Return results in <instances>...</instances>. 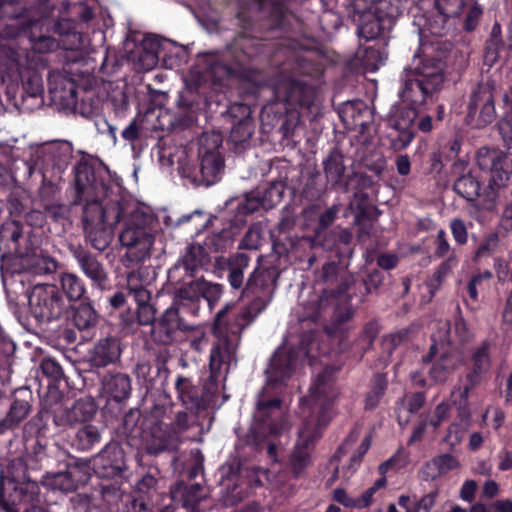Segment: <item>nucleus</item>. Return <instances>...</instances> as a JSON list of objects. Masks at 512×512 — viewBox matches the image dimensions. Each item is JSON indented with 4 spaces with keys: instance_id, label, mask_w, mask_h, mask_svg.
<instances>
[{
    "instance_id": "11",
    "label": "nucleus",
    "mask_w": 512,
    "mask_h": 512,
    "mask_svg": "<svg viewBox=\"0 0 512 512\" xmlns=\"http://www.w3.org/2000/svg\"><path fill=\"white\" fill-rule=\"evenodd\" d=\"M477 164L480 169L490 173V186L493 190H498L507 184L512 166L504 154L482 148L477 153Z\"/></svg>"
},
{
    "instance_id": "48",
    "label": "nucleus",
    "mask_w": 512,
    "mask_h": 512,
    "mask_svg": "<svg viewBox=\"0 0 512 512\" xmlns=\"http://www.w3.org/2000/svg\"><path fill=\"white\" fill-rule=\"evenodd\" d=\"M438 491L434 490L423 496L416 504L414 512H430L436 503Z\"/></svg>"
},
{
    "instance_id": "58",
    "label": "nucleus",
    "mask_w": 512,
    "mask_h": 512,
    "mask_svg": "<svg viewBox=\"0 0 512 512\" xmlns=\"http://www.w3.org/2000/svg\"><path fill=\"white\" fill-rule=\"evenodd\" d=\"M334 498L346 507L358 508L357 498L349 497L344 489H336L334 491Z\"/></svg>"
},
{
    "instance_id": "29",
    "label": "nucleus",
    "mask_w": 512,
    "mask_h": 512,
    "mask_svg": "<svg viewBox=\"0 0 512 512\" xmlns=\"http://www.w3.org/2000/svg\"><path fill=\"white\" fill-rule=\"evenodd\" d=\"M325 174L329 183L338 185L341 183L345 167L343 158L338 153H331L324 162Z\"/></svg>"
},
{
    "instance_id": "36",
    "label": "nucleus",
    "mask_w": 512,
    "mask_h": 512,
    "mask_svg": "<svg viewBox=\"0 0 512 512\" xmlns=\"http://www.w3.org/2000/svg\"><path fill=\"white\" fill-rule=\"evenodd\" d=\"M281 401L278 398L272 400H262L257 402V410L255 412V418L259 422H266L273 415L280 413Z\"/></svg>"
},
{
    "instance_id": "43",
    "label": "nucleus",
    "mask_w": 512,
    "mask_h": 512,
    "mask_svg": "<svg viewBox=\"0 0 512 512\" xmlns=\"http://www.w3.org/2000/svg\"><path fill=\"white\" fill-rule=\"evenodd\" d=\"M221 295L222 285L203 280L201 298H204L208 302L210 308H212L219 301Z\"/></svg>"
},
{
    "instance_id": "1",
    "label": "nucleus",
    "mask_w": 512,
    "mask_h": 512,
    "mask_svg": "<svg viewBox=\"0 0 512 512\" xmlns=\"http://www.w3.org/2000/svg\"><path fill=\"white\" fill-rule=\"evenodd\" d=\"M337 396L338 393L332 383V370L326 368L314 379L309 394L301 402L304 420L291 456L295 472L301 471L310 463V446L330 421L329 408Z\"/></svg>"
},
{
    "instance_id": "37",
    "label": "nucleus",
    "mask_w": 512,
    "mask_h": 512,
    "mask_svg": "<svg viewBox=\"0 0 512 512\" xmlns=\"http://www.w3.org/2000/svg\"><path fill=\"white\" fill-rule=\"evenodd\" d=\"M458 422L452 423L449 428L447 435L445 436V441L451 446L454 447L458 445L464 438L465 432L467 428L470 426V419L464 420L457 415Z\"/></svg>"
},
{
    "instance_id": "28",
    "label": "nucleus",
    "mask_w": 512,
    "mask_h": 512,
    "mask_svg": "<svg viewBox=\"0 0 512 512\" xmlns=\"http://www.w3.org/2000/svg\"><path fill=\"white\" fill-rule=\"evenodd\" d=\"M489 346L483 343L472 356V370L467 374L480 380L490 368V358L488 353Z\"/></svg>"
},
{
    "instance_id": "35",
    "label": "nucleus",
    "mask_w": 512,
    "mask_h": 512,
    "mask_svg": "<svg viewBox=\"0 0 512 512\" xmlns=\"http://www.w3.org/2000/svg\"><path fill=\"white\" fill-rule=\"evenodd\" d=\"M143 46L148 50L140 57V62L143 69L150 70L156 66L158 61L159 41L156 37H146L143 41Z\"/></svg>"
},
{
    "instance_id": "33",
    "label": "nucleus",
    "mask_w": 512,
    "mask_h": 512,
    "mask_svg": "<svg viewBox=\"0 0 512 512\" xmlns=\"http://www.w3.org/2000/svg\"><path fill=\"white\" fill-rule=\"evenodd\" d=\"M127 287L134 300L139 306L148 305L150 300L149 291L140 283L139 273L133 271L128 274Z\"/></svg>"
},
{
    "instance_id": "5",
    "label": "nucleus",
    "mask_w": 512,
    "mask_h": 512,
    "mask_svg": "<svg viewBox=\"0 0 512 512\" xmlns=\"http://www.w3.org/2000/svg\"><path fill=\"white\" fill-rule=\"evenodd\" d=\"M220 144L221 137L219 135L203 134L199 140V166L194 169L181 166V174L206 186L218 182L224 171V161L218 151Z\"/></svg>"
},
{
    "instance_id": "26",
    "label": "nucleus",
    "mask_w": 512,
    "mask_h": 512,
    "mask_svg": "<svg viewBox=\"0 0 512 512\" xmlns=\"http://www.w3.org/2000/svg\"><path fill=\"white\" fill-rule=\"evenodd\" d=\"M25 267L34 274H50L56 271L57 262L46 255H28L23 261Z\"/></svg>"
},
{
    "instance_id": "51",
    "label": "nucleus",
    "mask_w": 512,
    "mask_h": 512,
    "mask_svg": "<svg viewBox=\"0 0 512 512\" xmlns=\"http://www.w3.org/2000/svg\"><path fill=\"white\" fill-rule=\"evenodd\" d=\"M28 414V405L25 402L16 401L11 406L9 412V420L11 422H19Z\"/></svg>"
},
{
    "instance_id": "38",
    "label": "nucleus",
    "mask_w": 512,
    "mask_h": 512,
    "mask_svg": "<svg viewBox=\"0 0 512 512\" xmlns=\"http://www.w3.org/2000/svg\"><path fill=\"white\" fill-rule=\"evenodd\" d=\"M352 315L353 313L350 309L337 312L331 323L327 326V332L333 336L347 332L350 329L348 322Z\"/></svg>"
},
{
    "instance_id": "62",
    "label": "nucleus",
    "mask_w": 512,
    "mask_h": 512,
    "mask_svg": "<svg viewBox=\"0 0 512 512\" xmlns=\"http://www.w3.org/2000/svg\"><path fill=\"white\" fill-rule=\"evenodd\" d=\"M500 227L506 232L512 230V203L505 206L500 218Z\"/></svg>"
},
{
    "instance_id": "40",
    "label": "nucleus",
    "mask_w": 512,
    "mask_h": 512,
    "mask_svg": "<svg viewBox=\"0 0 512 512\" xmlns=\"http://www.w3.org/2000/svg\"><path fill=\"white\" fill-rule=\"evenodd\" d=\"M364 67L371 72L376 71L386 60V54L373 47L366 48L363 55L359 54Z\"/></svg>"
},
{
    "instance_id": "32",
    "label": "nucleus",
    "mask_w": 512,
    "mask_h": 512,
    "mask_svg": "<svg viewBox=\"0 0 512 512\" xmlns=\"http://www.w3.org/2000/svg\"><path fill=\"white\" fill-rule=\"evenodd\" d=\"M97 322V314L90 304H80L74 312V324L79 330H87Z\"/></svg>"
},
{
    "instance_id": "10",
    "label": "nucleus",
    "mask_w": 512,
    "mask_h": 512,
    "mask_svg": "<svg viewBox=\"0 0 512 512\" xmlns=\"http://www.w3.org/2000/svg\"><path fill=\"white\" fill-rule=\"evenodd\" d=\"M496 116L492 88L479 85L471 93L468 103L467 120L475 127H484L493 122Z\"/></svg>"
},
{
    "instance_id": "47",
    "label": "nucleus",
    "mask_w": 512,
    "mask_h": 512,
    "mask_svg": "<svg viewBox=\"0 0 512 512\" xmlns=\"http://www.w3.org/2000/svg\"><path fill=\"white\" fill-rule=\"evenodd\" d=\"M261 243V231L257 226L251 227L242 240V247L246 249H257Z\"/></svg>"
},
{
    "instance_id": "23",
    "label": "nucleus",
    "mask_w": 512,
    "mask_h": 512,
    "mask_svg": "<svg viewBox=\"0 0 512 512\" xmlns=\"http://www.w3.org/2000/svg\"><path fill=\"white\" fill-rule=\"evenodd\" d=\"M370 111L363 102H349L343 109V119L353 128H363L370 120Z\"/></svg>"
},
{
    "instance_id": "12",
    "label": "nucleus",
    "mask_w": 512,
    "mask_h": 512,
    "mask_svg": "<svg viewBox=\"0 0 512 512\" xmlns=\"http://www.w3.org/2000/svg\"><path fill=\"white\" fill-rule=\"evenodd\" d=\"M29 303L37 317L47 320L57 317L61 311V298L54 285L36 286L29 297Z\"/></svg>"
},
{
    "instance_id": "30",
    "label": "nucleus",
    "mask_w": 512,
    "mask_h": 512,
    "mask_svg": "<svg viewBox=\"0 0 512 512\" xmlns=\"http://www.w3.org/2000/svg\"><path fill=\"white\" fill-rule=\"evenodd\" d=\"M454 190L467 200H473L479 194L480 184L470 174L459 177L454 183Z\"/></svg>"
},
{
    "instance_id": "6",
    "label": "nucleus",
    "mask_w": 512,
    "mask_h": 512,
    "mask_svg": "<svg viewBox=\"0 0 512 512\" xmlns=\"http://www.w3.org/2000/svg\"><path fill=\"white\" fill-rule=\"evenodd\" d=\"M111 218L112 213L107 211V204L102 206L98 202H93L85 209L86 237L99 251L105 250L112 240L113 227L117 223H110Z\"/></svg>"
},
{
    "instance_id": "41",
    "label": "nucleus",
    "mask_w": 512,
    "mask_h": 512,
    "mask_svg": "<svg viewBox=\"0 0 512 512\" xmlns=\"http://www.w3.org/2000/svg\"><path fill=\"white\" fill-rule=\"evenodd\" d=\"M467 0H437L436 5L441 14L446 17L460 15Z\"/></svg>"
},
{
    "instance_id": "17",
    "label": "nucleus",
    "mask_w": 512,
    "mask_h": 512,
    "mask_svg": "<svg viewBox=\"0 0 512 512\" xmlns=\"http://www.w3.org/2000/svg\"><path fill=\"white\" fill-rule=\"evenodd\" d=\"M181 328L178 310L174 307L166 309L160 320L153 326L152 334L156 341L168 344L174 334Z\"/></svg>"
},
{
    "instance_id": "55",
    "label": "nucleus",
    "mask_w": 512,
    "mask_h": 512,
    "mask_svg": "<svg viewBox=\"0 0 512 512\" xmlns=\"http://www.w3.org/2000/svg\"><path fill=\"white\" fill-rule=\"evenodd\" d=\"M25 91L32 97H36L42 92L41 79L38 75H32L24 84Z\"/></svg>"
},
{
    "instance_id": "50",
    "label": "nucleus",
    "mask_w": 512,
    "mask_h": 512,
    "mask_svg": "<svg viewBox=\"0 0 512 512\" xmlns=\"http://www.w3.org/2000/svg\"><path fill=\"white\" fill-rule=\"evenodd\" d=\"M450 227H451V231H452L454 240L458 244H461V245L465 244L467 242V229H466V226L463 223V221L459 220V219H454L451 222Z\"/></svg>"
},
{
    "instance_id": "46",
    "label": "nucleus",
    "mask_w": 512,
    "mask_h": 512,
    "mask_svg": "<svg viewBox=\"0 0 512 512\" xmlns=\"http://www.w3.org/2000/svg\"><path fill=\"white\" fill-rule=\"evenodd\" d=\"M433 461L437 465L438 471L441 475L456 469L459 466L458 461L449 454H443L435 457L433 458Z\"/></svg>"
},
{
    "instance_id": "25",
    "label": "nucleus",
    "mask_w": 512,
    "mask_h": 512,
    "mask_svg": "<svg viewBox=\"0 0 512 512\" xmlns=\"http://www.w3.org/2000/svg\"><path fill=\"white\" fill-rule=\"evenodd\" d=\"M370 445L371 440L369 437H366L360 444L358 452L349 458V463L347 465H343L341 468L337 467L335 469L333 478L349 479L359 467L361 459L363 455L368 451Z\"/></svg>"
},
{
    "instance_id": "52",
    "label": "nucleus",
    "mask_w": 512,
    "mask_h": 512,
    "mask_svg": "<svg viewBox=\"0 0 512 512\" xmlns=\"http://www.w3.org/2000/svg\"><path fill=\"white\" fill-rule=\"evenodd\" d=\"M338 212L339 206L333 205L332 207L328 208L323 214H321L319 219V229H327L336 219Z\"/></svg>"
},
{
    "instance_id": "4",
    "label": "nucleus",
    "mask_w": 512,
    "mask_h": 512,
    "mask_svg": "<svg viewBox=\"0 0 512 512\" xmlns=\"http://www.w3.org/2000/svg\"><path fill=\"white\" fill-rule=\"evenodd\" d=\"M399 96L403 104L417 109L432 100L443 83V63L425 59L414 69H407L401 77Z\"/></svg>"
},
{
    "instance_id": "53",
    "label": "nucleus",
    "mask_w": 512,
    "mask_h": 512,
    "mask_svg": "<svg viewBox=\"0 0 512 512\" xmlns=\"http://www.w3.org/2000/svg\"><path fill=\"white\" fill-rule=\"evenodd\" d=\"M42 370L46 375L54 379L60 378L63 374L62 367L53 359L44 360L42 362Z\"/></svg>"
},
{
    "instance_id": "2",
    "label": "nucleus",
    "mask_w": 512,
    "mask_h": 512,
    "mask_svg": "<svg viewBox=\"0 0 512 512\" xmlns=\"http://www.w3.org/2000/svg\"><path fill=\"white\" fill-rule=\"evenodd\" d=\"M107 211L112 213L110 223L123 221L119 240L135 257L143 260L150 256L155 238V218L149 208L129 201L109 202Z\"/></svg>"
},
{
    "instance_id": "56",
    "label": "nucleus",
    "mask_w": 512,
    "mask_h": 512,
    "mask_svg": "<svg viewBox=\"0 0 512 512\" xmlns=\"http://www.w3.org/2000/svg\"><path fill=\"white\" fill-rule=\"evenodd\" d=\"M477 490V483L474 480H466L460 489V498L466 502H472Z\"/></svg>"
},
{
    "instance_id": "14",
    "label": "nucleus",
    "mask_w": 512,
    "mask_h": 512,
    "mask_svg": "<svg viewBox=\"0 0 512 512\" xmlns=\"http://www.w3.org/2000/svg\"><path fill=\"white\" fill-rule=\"evenodd\" d=\"M96 413V406L91 400H79L71 408H61L54 415L58 426L71 427L77 423L90 420Z\"/></svg>"
},
{
    "instance_id": "27",
    "label": "nucleus",
    "mask_w": 512,
    "mask_h": 512,
    "mask_svg": "<svg viewBox=\"0 0 512 512\" xmlns=\"http://www.w3.org/2000/svg\"><path fill=\"white\" fill-rule=\"evenodd\" d=\"M47 156L59 168L66 166L72 158L73 148L67 141H56L47 144Z\"/></svg>"
},
{
    "instance_id": "64",
    "label": "nucleus",
    "mask_w": 512,
    "mask_h": 512,
    "mask_svg": "<svg viewBox=\"0 0 512 512\" xmlns=\"http://www.w3.org/2000/svg\"><path fill=\"white\" fill-rule=\"evenodd\" d=\"M424 396L420 393H416L414 395H412L409 399H408V403H407V409L410 413H415L417 412L424 404Z\"/></svg>"
},
{
    "instance_id": "24",
    "label": "nucleus",
    "mask_w": 512,
    "mask_h": 512,
    "mask_svg": "<svg viewBox=\"0 0 512 512\" xmlns=\"http://www.w3.org/2000/svg\"><path fill=\"white\" fill-rule=\"evenodd\" d=\"M224 261L230 270L228 281L231 287L239 289L243 284V272L249 264L248 257L245 254H236Z\"/></svg>"
},
{
    "instance_id": "31",
    "label": "nucleus",
    "mask_w": 512,
    "mask_h": 512,
    "mask_svg": "<svg viewBox=\"0 0 512 512\" xmlns=\"http://www.w3.org/2000/svg\"><path fill=\"white\" fill-rule=\"evenodd\" d=\"M61 286L63 292L70 300H79L85 293L83 282L75 274H63L61 277Z\"/></svg>"
},
{
    "instance_id": "8",
    "label": "nucleus",
    "mask_w": 512,
    "mask_h": 512,
    "mask_svg": "<svg viewBox=\"0 0 512 512\" xmlns=\"http://www.w3.org/2000/svg\"><path fill=\"white\" fill-rule=\"evenodd\" d=\"M406 104L394 105L387 118L388 126L392 129L389 133L391 146L394 150L405 149L413 140L414 134L411 126L418 112L415 107H406Z\"/></svg>"
},
{
    "instance_id": "16",
    "label": "nucleus",
    "mask_w": 512,
    "mask_h": 512,
    "mask_svg": "<svg viewBox=\"0 0 512 512\" xmlns=\"http://www.w3.org/2000/svg\"><path fill=\"white\" fill-rule=\"evenodd\" d=\"M397 11L388 12L385 16L382 14L365 13L362 16L361 24L358 28V35L365 40H371L378 37L384 30L389 29Z\"/></svg>"
},
{
    "instance_id": "59",
    "label": "nucleus",
    "mask_w": 512,
    "mask_h": 512,
    "mask_svg": "<svg viewBox=\"0 0 512 512\" xmlns=\"http://www.w3.org/2000/svg\"><path fill=\"white\" fill-rule=\"evenodd\" d=\"M59 46L58 42L52 37H42L35 44V49L41 52H51L57 49Z\"/></svg>"
},
{
    "instance_id": "15",
    "label": "nucleus",
    "mask_w": 512,
    "mask_h": 512,
    "mask_svg": "<svg viewBox=\"0 0 512 512\" xmlns=\"http://www.w3.org/2000/svg\"><path fill=\"white\" fill-rule=\"evenodd\" d=\"M306 355L307 353L302 351L294 357L293 354L287 355L283 349H278L272 356L269 367L266 370L268 384L286 379L295 369L298 358Z\"/></svg>"
},
{
    "instance_id": "42",
    "label": "nucleus",
    "mask_w": 512,
    "mask_h": 512,
    "mask_svg": "<svg viewBox=\"0 0 512 512\" xmlns=\"http://www.w3.org/2000/svg\"><path fill=\"white\" fill-rule=\"evenodd\" d=\"M253 134L252 125L249 120H241L233 126L230 138L234 143H242L251 138Z\"/></svg>"
},
{
    "instance_id": "9",
    "label": "nucleus",
    "mask_w": 512,
    "mask_h": 512,
    "mask_svg": "<svg viewBox=\"0 0 512 512\" xmlns=\"http://www.w3.org/2000/svg\"><path fill=\"white\" fill-rule=\"evenodd\" d=\"M188 428V416L185 412L176 415L174 426L169 429L162 423L153 424L149 431L145 432V448L150 454H157L165 449L175 448L178 434Z\"/></svg>"
},
{
    "instance_id": "20",
    "label": "nucleus",
    "mask_w": 512,
    "mask_h": 512,
    "mask_svg": "<svg viewBox=\"0 0 512 512\" xmlns=\"http://www.w3.org/2000/svg\"><path fill=\"white\" fill-rule=\"evenodd\" d=\"M281 199V193L277 187L269 188L265 193V198L260 199L258 195L251 193L239 204L238 209L243 214L252 213L260 207L271 208Z\"/></svg>"
},
{
    "instance_id": "45",
    "label": "nucleus",
    "mask_w": 512,
    "mask_h": 512,
    "mask_svg": "<svg viewBox=\"0 0 512 512\" xmlns=\"http://www.w3.org/2000/svg\"><path fill=\"white\" fill-rule=\"evenodd\" d=\"M205 255L203 248L199 245L197 246H191L185 257L184 261L187 266V268L194 269L198 265H201L204 261Z\"/></svg>"
},
{
    "instance_id": "34",
    "label": "nucleus",
    "mask_w": 512,
    "mask_h": 512,
    "mask_svg": "<svg viewBox=\"0 0 512 512\" xmlns=\"http://www.w3.org/2000/svg\"><path fill=\"white\" fill-rule=\"evenodd\" d=\"M176 389L182 403L188 407H197L199 405L196 389L192 386L190 380L185 377H178Z\"/></svg>"
},
{
    "instance_id": "21",
    "label": "nucleus",
    "mask_w": 512,
    "mask_h": 512,
    "mask_svg": "<svg viewBox=\"0 0 512 512\" xmlns=\"http://www.w3.org/2000/svg\"><path fill=\"white\" fill-rule=\"evenodd\" d=\"M102 387L115 401H121L128 398L131 393V380L124 374L109 375L104 377Z\"/></svg>"
},
{
    "instance_id": "3",
    "label": "nucleus",
    "mask_w": 512,
    "mask_h": 512,
    "mask_svg": "<svg viewBox=\"0 0 512 512\" xmlns=\"http://www.w3.org/2000/svg\"><path fill=\"white\" fill-rule=\"evenodd\" d=\"M231 307V304H227L220 310L214 323V333L218 337L219 342L212 348L210 354L212 378L217 377L223 366H226L227 370L234 361L238 335L265 308V303L261 299L254 300L241 310L235 319V324L228 328L226 327L225 316Z\"/></svg>"
},
{
    "instance_id": "22",
    "label": "nucleus",
    "mask_w": 512,
    "mask_h": 512,
    "mask_svg": "<svg viewBox=\"0 0 512 512\" xmlns=\"http://www.w3.org/2000/svg\"><path fill=\"white\" fill-rule=\"evenodd\" d=\"M120 355L118 343L115 339H103L95 346L92 362L95 366H106L115 361Z\"/></svg>"
},
{
    "instance_id": "63",
    "label": "nucleus",
    "mask_w": 512,
    "mask_h": 512,
    "mask_svg": "<svg viewBox=\"0 0 512 512\" xmlns=\"http://www.w3.org/2000/svg\"><path fill=\"white\" fill-rule=\"evenodd\" d=\"M494 269L499 281H504L509 275V266L503 259H495Z\"/></svg>"
},
{
    "instance_id": "61",
    "label": "nucleus",
    "mask_w": 512,
    "mask_h": 512,
    "mask_svg": "<svg viewBox=\"0 0 512 512\" xmlns=\"http://www.w3.org/2000/svg\"><path fill=\"white\" fill-rule=\"evenodd\" d=\"M421 474L425 480H434L441 476L433 459L422 467Z\"/></svg>"
},
{
    "instance_id": "39",
    "label": "nucleus",
    "mask_w": 512,
    "mask_h": 512,
    "mask_svg": "<svg viewBox=\"0 0 512 512\" xmlns=\"http://www.w3.org/2000/svg\"><path fill=\"white\" fill-rule=\"evenodd\" d=\"M203 280L196 279L184 285L177 291L176 298L179 301H198L202 297Z\"/></svg>"
},
{
    "instance_id": "60",
    "label": "nucleus",
    "mask_w": 512,
    "mask_h": 512,
    "mask_svg": "<svg viewBox=\"0 0 512 512\" xmlns=\"http://www.w3.org/2000/svg\"><path fill=\"white\" fill-rule=\"evenodd\" d=\"M80 439L86 440L87 443L91 444L99 439L98 430L93 426H85L78 432Z\"/></svg>"
},
{
    "instance_id": "54",
    "label": "nucleus",
    "mask_w": 512,
    "mask_h": 512,
    "mask_svg": "<svg viewBox=\"0 0 512 512\" xmlns=\"http://www.w3.org/2000/svg\"><path fill=\"white\" fill-rule=\"evenodd\" d=\"M137 319L141 325L152 324L155 319V312L153 307L150 305L139 306Z\"/></svg>"
},
{
    "instance_id": "57",
    "label": "nucleus",
    "mask_w": 512,
    "mask_h": 512,
    "mask_svg": "<svg viewBox=\"0 0 512 512\" xmlns=\"http://www.w3.org/2000/svg\"><path fill=\"white\" fill-rule=\"evenodd\" d=\"M498 244V237L497 235H490L487 237L479 246L476 255L477 256H483L486 253L492 252L495 250Z\"/></svg>"
},
{
    "instance_id": "13",
    "label": "nucleus",
    "mask_w": 512,
    "mask_h": 512,
    "mask_svg": "<svg viewBox=\"0 0 512 512\" xmlns=\"http://www.w3.org/2000/svg\"><path fill=\"white\" fill-rule=\"evenodd\" d=\"M479 383L480 380L466 374L458 378L457 384L451 390V404L456 408L458 416L464 420L472 416L469 397Z\"/></svg>"
},
{
    "instance_id": "49",
    "label": "nucleus",
    "mask_w": 512,
    "mask_h": 512,
    "mask_svg": "<svg viewBox=\"0 0 512 512\" xmlns=\"http://www.w3.org/2000/svg\"><path fill=\"white\" fill-rule=\"evenodd\" d=\"M449 410L450 407L447 403L442 402L438 404L428 423L434 428H437L447 418Z\"/></svg>"
},
{
    "instance_id": "19",
    "label": "nucleus",
    "mask_w": 512,
    "mask_h": 512,
    "mask_svg": "<svg viewBox=\"0 0 512 512\" xmlns=\"http://www.w3.org/2000/svg\"><path fill=\"white\" fill-rule=\"evenodd\" d=\"M74 256L82 272L96 285L101 286L107 280V272L97 259L84 251H75Z\"/></svg>"
},
{
    "instance_id": "18",
    "label": "nucleus",
    "mask_w": 512,
    "mask_h": 512,
    "mask_svg": "<svg viewBox=\"0 0 512 512\" xmlns=\"http://www.w3.org/2000/svg\"><path fill=\"white\" fill-rule=\"evenodd\" d=\"M79 473L80 468L78 466H72L64 472L47 474L42 483L51 490L70 492L76 489L79 483L84 481L78 476Z\"/></svg>"
},
{
    "instance_id": "44",
    "label": "nucleus",
    "mask_w": 512,
    "mask_h": 512,
    "mask_svg": "<svg viewBox=\"0 0 512 512\" xmlns=\"http://www.w3.org/2000/svg\"><path fill=\"white\" fill-rule=\"evenodd\" d=\"M386 388L384 380L379 377L376 381L375 387L367 394L365 399V406L367 409L376 407Z\"/></svg>"
},
{
    "instance_id": "7",
    "label": "nucleus",
    "mask_w": 512,
    "mask_h": 512,
    "mask_svg": "<svg viewBox=\"0 0 512 512\" xmlns=\"http://www.w3.org/2000/svg\"><path fill=\"white\" fill-rule=\"evenodd\" d=\"M439 342L433 336V344L430 348V355L436 357L432 367L429 370V377L433 383H443L454 373L462 364V355L453 350L446 335L438 337Z\"/></svg>"
}]
</instances>
